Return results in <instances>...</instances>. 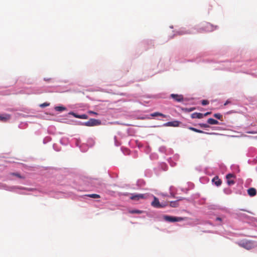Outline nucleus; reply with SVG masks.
<instances>
[{
    "label": "nucleus",
    "instance_id": "1",
    "mask_svg": "<svg viewBox=\"0 0 257 257\" xmlns=\"http://www.w3.org/2000/svg\"><path fill=\"white\" fill-rule=\"evenodd\" d=\"M238 245L247 250L251 249L254 247V241L251 240L241 241L238 243Z\"/></svg>",
    "mask_w": 257,
    "mask_h": 257
},
{
    "label": "nucleus",
    "instance_id": "2",
    "mask_svg": "<svg viewBox=\"0 0 257 257\" xmlns=\"http://www.w3.org/2000/svg\"><path fill=\"white\" fill-rule=\"evenodd\" d=\"M163 218L166 221L169 222H178L183 220V218L181 217H176L167 215H164Z\"/></svg>",
    "mask_w": 257,
    "mask_h": 257
},
{
    "label": "nucleus",
    "instance_id": "3",
    "mask_svg": "<svg viewBox=\"0 0 257 257\" xmlns=\"http://www.w3.org/2000/svg\"><path fill=\"white\" fill-rule=\"evenodd\" d=\"M101 124V121L98 119L90 118L88 121L85 122L84 125L87 126L99 125Z\"/></svg>",
    "mask_w": 257,
    "mask_h": 257
},
{
    "label": "nucleus",
    "instance_id": "4",
    "mask_svg": "<svg viewBox=\"0 0 257 257\" xmlns=\"http://www.w3.org/2000/svg\"><path fill=\"white\" fill-rule=\"evenodd\" d=\"M200 29L206 32L212 31L214 30L213 26L209 23L205 22L202 24Z\"/></svg>",
    "mask_w": 257,
    "mask_h": 257
},
{
    "label": "nucleus",
    "instance_id": "5",
    "mask_svg": "<svg viewBox=\"0 0 257 257\" xmlns=\"http://www.w3.org/2000/svg\"><path fill=\"white\" fill-rule=\"evenodd\" d=\"M130 198L131 200L138 201L140 199H145L146 195L143 194H132Z\"/></svg>",
    "mask_w": 257,
    "mask_h": 257
},
{
    "label": "nucleus",
    "instance_id": "6",
    "mask_svg": "<svg viewBox=\"0 0 257 257\" xmlns=\"http://www.w3.org/2000/svg\"><path fill=\"white\" fill-rule=\"evenodd\" d=\"M151 205L153 207L157 208H163L167 205L166 204H161L159 202V199L156 197H154V200L152 201Z\"/></svg>",
    "mask_w": 257,
    "mask_h": 257
},
{
    "label": "nucleus",
    "instance_id": "7",
    "mask_svg": "<svg viewBox=\"0 0 257 257\" xmlns=\"http://www.w3.org/2000/svg\"><path fill=\"white\" fill-rule=\"evenodd\" d=\"M170 96L177 102H182L184 100V97L182 95L171 94Z\"/></svg>",
    "mask_w": 257,
    "mask_h": 257
},
{
    "label": "nucleus",
    "instance_id": "8",
    "mask_svg": "<svg viewBox=\"0 0 257 257\" xmlns=\"http://www.w3.org/2000/svg\"><path fill=\"white\" fill-rule=\"evenodd\" d=\"M180 122L177 120H175L173 121H169L166 122L163 124V126H174L176 127L178 126L179 125Z\"/></svg>",
    "mask_w": 257,
    "mask_h": 257
},
{
    "label": "nucleus",
    "instance_id": "9",
    "mask_svg": "<svg viewBox=\"0 0 257 257\" xmlns=\"http://www.w3.org/2000/svg\"><path fill=\"white\" fill-rule=\"evenodd\" d=\"M234 175L232 174H228L226 175V179H227V184L229 185H232L235 183V182L231 179L232 178H234Z\"/></svg>",
    "mask_w": 257,
    "mask_h": 257
},
{
    "label": "nucleus",
    "instance_id": "10",
    "mask_svg": "<svg viewBox=\"0 0 257 257\" xmlns=\"http://www.w3.org/2000/svg\"><path fill=\"white\" fill-rule=\"evenodd\" d=\"M69 114H71L74 116L76 118H81V119H87L88 116L86 114H83L81 115H79L76 113H75L73 112H70L69 113Z\"/></svg>",
    "mask_w": 257,
    "mask_h": 257
},
{
    "label": "nucleus",
    "instance_id": "11",
    "mask_svg": "<svg viewBox=\"0 0 257 257\" xmlns=\"http://www.w3.org/2000/svg\"><path fill=\"white\" fill-rule=\"evenodd\" d=\"M11 118V115L5 114L3 115H0V120L2 121L6 122Z\"/></svg>",
    "mask_w": 257,
    "mask_h": 257
},
{
    "label": "nucleus",
    "instance_id": "12",
    "mask_svg": "<svg viewBox=\"0 0 257 257\" xmlns=\"http://www.w3.org/2000/svg\"><path fill=\"white\" fill-rule=\"evenodd\" d=\"M192 118H202L203 117V114L198 112H194L191 115Z\"/></svg>",
    "mask_w": 257,
    "mask_h": 257
},
{
    "label": "nucleus",
    "instance_id": "13",
    "mask_svg": "<svg viewBox=\"0 0 257 257\" xmlns=\"http://www.w3.org/2000/svg\"><path fill=\"white\" fill-rule=\"evenodd\" d=\"M212 182L217 186H219L221 185L222 181L221 180L219 179L218 176H215L212 179Z\"/></svg>",
    "mask_w": 257,
    "mask_h": 257
},
{
    "label": "nucleus",
    "instance_id": "14",
    "mask_svg": "<svg viewBox=\"0 0 257 257\" xmlns=\"http://www.w3.org/2000/svg\"><path fill=\"white\" fill-rule=\"evenodd\" d=\"M248 194L250 196H254L256 194V191L254 188H250L247 190Z\"/></svg>",
    "mask_w": 257,
    "mask_h": 257
},
{
    "label": "nucleus",
    "instance_id": "15",
    "mask_svg": "<svg viewBox=\"0 0 257 257\" xmlns=\"http://www.w3.org/2000/svg\"><path fill=\"white\" fill-rule=\"evenodd\" d=\"M188 128L190 130H191V131H194V132H196V133H201V134H209V133H208L205 132H204L203 131H201V130H198V129H197L196 128H194V127H188Z\"/></svg>",
    "mask_w": 257,
    "mask_h": 257
},
{
    "label": "nucleus",
    "instance_id": "16",
    "mask_svg": "<svg viewBox=\"0 0 257 257\" xmlns=\"http://www.w3.org/2000/svg\"><path fill=\"white\" fill-rule=\"evenodd\" d=\"M207 122L210 124H218L219 123V122L217 120L212 118L208 119Z\"/></svg>",
    "mask_w": 257,
    "mask_h": 257
},
{
    "label": "nucleus",
    "instance_id": "17",
    "mask_svg": "<svg viewBox=\"0 0 257 257\" xmlns=\"http://www.w3.org/2000/svg\"><path fill=\"white\" fill-rule=\"evenodd\" d=\"M151 116H152L153 117L157 116H162L163 117H167L166 115H165V114H163L162 113L158 112H156L151 113Z\"/></svg>",
    "mask_w": 257,
    "mask_h": 257
},
{
    "label": "nucleus",
    "instance_id": "18",
    "mask_svg": "<svg viewBox=\"0 0 257 257\" xmlns=\"http://www.w3.org/2000/svg\"><path fill=\"white\" fill-rule=\"evenodd\" d=\"M129 212L131 214H141L143 211L135 209L129 211Z\"/></svg>",
    "mask_w": 257,
    "mask_h": 257
},
{
    "label": "nucleus",
    "instance_id": "19",
    "mask_svg": "<svg viewBox=\"0 0 257 257\" xmlns=\"http://www.w3.org/2000/svg\"><path fill=\"white\" fill-rule=\"evenodd\" d=\"M86 196L92 198H99L100 197L99 195L96 194H88Z\"/></svg>",
    "mask_w": 257,
    "mask_h": 257
},
{
    "label": "nucleus",
    "instance_id": "20",
    "mask_svg": "<svg viewBox=\"0 0 257 257\" xmlns=\"http://www.w3.org/2000/svg\"><path fill=\"white\" fill-rule=\"evenodd\" d=\"M55 109L56 111H62L63 110H65L66 109V108L63 106H56L55 107Z\"/></svg>",
    "mask_w": 257,
    "mask_h": 257
},
{
    "label": "nucleus",
    "instance_id": "21",
    "mask_svg": "<svg viewBox=\"0 0 257 257\" xmlns=\"http://www.w3.org/2000/svg\"><path fill=\"white\" fill-rule=\"evenodd\" d=\"M213 116L218 119L222 120V115L220 113H215Z\"/></svg>",
    "mask_w": 257,
    "mask_h": 257
},
{
    "label": "nucleus",
    "instance_id": "22",
    "mask_svg": "<svg viewBox=\"0 0 257 257\" xmlns=\"http://www.w3.org/2000/svg\"><path fill=\"white\" fill-rule=\"evenodd\" d=\"M199 125L201 127L207 128L209 127V125L206 123H199Z\"/></svg>",
    "mask_w": 257,
    "mask_h": 257
},
{
    "label": "nucleus",
    "instance_id": "23",
    "mask_svg": "<svg viewBox=\"0 0 257 257\" xmlns=\"http://www.w3.org/2000/svg\"><path fill=\"white\" fill-rule=\"evenodd\" d=\"M201 104L203 105H206L209 104V101L207 100H203L201 101Z\"/></svg>",
    "mask_w": 257,
    "mask_h": 257
},
{
    "label": "nucleus",
    "instance_id": "24",
    "mask_svg": "<svg viewBox=\"0 0 257 257\" xmlns=\"http://www.w3.org/2000/svg\"><path fill=\"white\" fill-rule=\"evenodd\" d=\"M177 202H172L170 203V205L171 206V207H175L177 206Z\"/></svg>",
    "mask_w": 257,
    "mask_h": 257
},
{
    "label": "nucleus",
    "instance_id": "25",
    "mask_svg": "<svg viewBox=\"0 0 257 257\" xmlns=\"http://www.w3.org/2000/svg\"><path fill=\"white\" fill-rule=\"evenodd\" d=\"M49 105V103L45 102V103H43V104H41L40 105V106H41V107H45V106H48Z\"/></svg>",
    "mask_w": 257,
    "mask_h": 257
},
{
    "label": "nucleus",
    "instance_id": "26",
    "mask_svg": "<svg viewBox=\"0 0 257 257\" xmlns=\"http://www.w3.org/2000/svg\"><path fill=\"white\" fill-rule=\"evenodd\" d=\"M14 175L17 176V177L18 178H22V177L21 176V175L20 174H18V173H14L13 174Z\"/></svg>",
    "mask_w": 257,
    "mask_h": 257
},
{
    "label": "nucleus",
    "instance_id": "27",
    "mask_svg": "<svg viewBox=\"0 0 257 257\" xmlns=\"http://www.w3.org/2000/svg\"><path fill=\"white\" fill-rule=\"evenodd\" d=\"M88 113L89 114H95V115H97V112L93 111H91V110L89 111Z\"/></svg>",
    "mask_w": 257,
    "mask_h": 257
},
{
    "label": "nucleus",
    "instance_id": "28",
    "mask_svg": "<svg viewBox=\"0 0 257 257\" xmlns=\"http://www.w3.org/2000/svg\"><path fill=\"white\" fill-rule=\"evenodd\" d=\"M44 80L47 82H50L51 81L52 78H44Z\"/></svg>",
    "mask_w": 257,
    "mask_h": 257
},
{
    "label": "nucleus",
    "instance_id": "29",
    "mask_svg": "<svg viewBox=\"0 0 257 257\" xmlns=\"http://www.w3.org/2000/svg\"><path fill=\"white\" fill-rule=\"evenodd\" d=\"M195 107H191V108H186V110L190 112V111H192L195 110Z\"/></svg>",
    "mask_w": 257,
    "mask_h": 257
},
{
    "label": "nucleus",
    "instance_id": "30",
    "mask_svg": "<svg viewBox=\"0 0 257 257\" xmlns=\"http://www.w3.org/2000/svg\"><path fill=\"white\" fill-rule=\"evenodd\" d=\"M211 113V112H207L205 114H203V116H207V115L210 114Z\"/></svg>",
    "mask_w": 257,
    "mask_h": 257
},
{
    "label": "nucleus",
    "instance_id": "31",
    "mask_svg": "<svg viewBox=\"0 0 257 257\" xmlns=\"http://www.w3.org/2000/svg\"><path fill=\"white\" fill-rule=\"evenodd\" d=\"M230 103V101H229V100H227L224 104V105H227L228 104Z\"/></svg>",
    "mask_w": 257,
    "mask_h": 257
},
{
    "label": "nucleus",
    "instance_id": "32",
    "mask_svg": "<svg viewBox=\"0 0 257 257\" xmlns=\"http://www.w3.org/2000/svg\"><path fill=\"white\" fill-rule=\"evenodd\" d=\"M216 220H218V221H221L222 219L220 217H217L216 218Z\"/></svg>",
    "mask_w": 257,
    "mask_h": 257
},
{
    "label": "nucleus",
    "instance_id": "33",
    "mask_svg": "<svg viewBox=\"0 0 257 257\" xmlns=\"http://www.w3.org/2000/svg\"><path fill=\"white\" fill-rule=\"evenodd\" d=\"M248 133H249V134H256V132H248Z\"/></svg>",
    "mask_w": 257,
    "mask_h": 257
}]
</instances>
